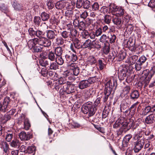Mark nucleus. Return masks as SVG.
<instances>
[{
  "mask_svg": "<svg viewBox=\"0 0 155 155\" xmlns=\"http://www.w3.org/2000/svg\"><path fill=\"white\" fill-rule=\"evenodd\" d=\"M100 98L98 97L94 103V105L92 102H88L84 104L82 106V110L84 114H88L89 117L93 116L97 110L96 107L100 103Z\"/></svg>",
  "mask_w": 155,
  "mask_h": 155,
  "instance_id": "1",
  "label": "nucleus"
},
{
  "mask_svg": "<svg viewBox=\"0 0 155 155\" xmlns=\"http://www.w3.org/2000/svg\"><path fill=\"white\" fill-rule=\"evenodd\" d=\"M117 86V80L116 78L112 77L105 85V92L111 93L113 89H115Z\"/></svg>",
  "mask_w": 155,
  "mask_h": 155,
  "instance_id": "2",
  "label": "nucleus"
},
{
  "mask_svg": "<svg viewBox=\"0 0 155 155\" xmlns=\"http://www.w3.org/2000/svg\"><path fill=\"white\" fill-rule=\"evenodd\" d=\"M94 77L89 78L88 79L81 81L78 84V87L81 89H83L89 87L95 82Z\"/></svg>",
  "mask_w": 155,
  "mask_h": 155,
  "instance_id": "3",
  "label": "nucleus"
},
{
  "mask_svg": "<svg viewBox=\"0 0 155 155\" xmlns=\"http://www.w3.org/2000/svg\"><path fill=\"white\" fill-rule=\"evenodd\" d=\"M144 144V140L141 139L138 140L134 143V150L135 152H139L143 148Z\"/></svg>",
  "mask_w": 155,
  "mask_h": 155,
  "instance_id": "4",
  "label": "nucleus"
},
{
  "mask_svg": "<svg viewBox=\"0 0 155 155\" xmlns=\"http://www.w3.org/2000/svg\"><path fill=\"white\" fill-rule=\"evenodd\" d=\"M10 102L9 97H6L4 99L3 103H0V112H5L9 110L10 106L8 104Z\"/></svg>",
  "mask_w": 155,
  "mask_h": 155,
  "instance_id": "5",
  "label": "nucleus"
},
{
  "mask_svg": "<svg viewBox=\"0 0 155 155\" xmlns=\"http://www.w3.org/2000/svg\"><path fill=\"white\" fill-rule=\"evenodd\" d=\"M142 110L141 114L142 116H145L150 113L154 114L155 112V104L153 105H147Z\"/></svg>",
  "mask_w": 155,
  "mask_h": 155,
  "instance_id": "6",
  "label": "nucleus"
},
{
  "mask_svg": "<svg viewBox=\"0 0 155 155\" xmlns=\"http://www.w3.org/2000/svg\"><path fill=\"white\" fill-rule=\"evenodd\" d=\"M38 44L40 45L49 48L51 45V42L46 38L42 37L39 40L38 39Z\"/></svg>",
  "mask_w": 155,
  "mask_h": 155,
  "instance_id": "7",
  "label": "nucleus"
},
{
  "mask_svg": "<svg viewBox=\"0 0 155 155\" xmlns=\"http://www.w3.org/2000/svg\"><path fill=\"white\" fill-rule=\"evenodd\" d=\"M68 67L70 70L72 71L73 74L75 76L78 75L79 73V68L77 64L73 62L68 65Z\"/></svg>",
  "mask_w": 155,
  "mask_h": 155,
  "instance_id": "8",
  "label": "nucleus"
},
{
  "mask_svg": "<svg viewBox=\"0 0 155 155\" xmlns=\"http://www.w3.org/2000/svg\"><path fill=\"white\" fill-rule=\"evenodd\" d=\"M127 72V69L125 67H121L118 70V77L120 80L125 79L126 76V73Z\"/></svg>",
  "mask_w": 155,
  "mask_h": 155,
  "instance_id": "9",
  "label": "nucleus"
},
{
  "mask_svg": "<svg viewBox=\"0 0 155 155\" xmlns=\"http://www.w3.org/2000/svg\"><path fill=\"white\" fill-rule=\"evenodd\" d=\"M55 31L56 33L58 32V33H59V31H58L56 30H54V31L51 30H48L46 31V34L47 37L49 39L53 40L54 39L56 36L57 35L54 32Z\"/></svg>",
  "mask_w": 155,
  "mask_h": 155,
  "instance_id": "10",
  "label": "nucleus"
},
{
  "mask_svg": "<svg viewBox=\"0 0 155 155\" xmlns=\"http://www.w3.org/2000/svg\"><path fill=\"white\" fill-rule=\"evenodd\" d=\"M145 122L147 124H151L155 122V114H151L145 119Z\"/></svg>",
  "mask_w": 155,
  "mask_h": 155,
  "instance_id": "11",
  "label": "nucleus"
},
{
  "mask_svg": "<svg viewBox=\"0 0 155 155\" xmlns=\"http://www.w3.org/2000/svg\"><path fill=\"white\" fill-rule=\"evenodd\" d=\"M28 46L30 49H32L33 47L38 44V39L36 38L29 40L28 43Z\"/></svg>",
  "mask_w": 155,
  "mask_h": 155,
  "instance_id": "12",
  "label": "nucleus"
},
{
  "mask_svg": "<svg viewBox=\"0 0 155 155\" xmlns=\"http://www.w3.org/2000/svg\"><path fill=\"white\" fill-rule=\"evenodd\" d=\"M19 137L21 140H28L31 138L30 134H27L24 131L21 132L19 134Z\"/></svg>",
  "mask_w": 155,
  "mask_h": 155,
  "instance_id": "13",
  "label": "nucleus"
},
{
  "mask_svg": "<svg viewBox=\"0 0 155 155\" xmlns=\"http://www.w3.org/2000/svg\"><path fill=\"white\" fill-rule=\"evenodd\" d=\"M65 86L66 87L65 92L67 94H69L74 92V86L73 84H68L67 83Z\"/></svg>",
  "mask_w": 155,
  "mask_h": 155,
  "instance_id": "14",
  "label": "nucleus"
},
{
  "mask_svg": "<svg viewBox=\"0 0 155 155\" xmlns=\"http://www.w3.org/2000/svg\"><path fill=\"white\" fill-rule=\"evenodd\" d=\"M140 94L139 91L137 90L132 91L130 95V98L135 100L139 97Z\"/></svg>",
  "mask_w": 155,
  "mask_h": 155,
  "instance_id": "15",
  "label": "nucleus"
},
{
  "mask_svg": "<svg viewBox=\"0 0 155 155\" xmlns=\"http://www.w3.org/2000/svg\"><path fill=\"white\" fill-rule=\"evenodd\" d=\"M66 4L68 5L67 3L63 1H60L56 3L55 6L57 9H61L65 7Z\"/></svg>",
  "mask_w": 155,
  "mask_h": 155,
  "instance_id": "16",
  "label": "nucleus"
},
{
  "mask_svg": "<svg viewBox=\"0 0 155 155\" xmlns=\"http://www.w3.org/2000/svg\"><path fill=\"white\" fill-rule=\"evenodd\" d=\"M118 7L114 4H111L110 5L109 11L112 15H115L118 10Z\"/></svg>",
  "mask_w": 155,
  "mask_h": 155,
  "instance_id": "17",
  "label": "nucleus"
},
{
  "mask_svg": "<svg viewBox=\"0 0 155 155\" xmlns=\"http://www.w3.org/2000/svg\"><path fill=\"white\" fill-rule=\"evenodd\" d=\"M112 21L114 23L117 25L122 26L123 24L121 19L116 15H114L113 17Z\"/></svg>",
  "mask_w": 155,
  "mask_h": 155,
  "instance_id": "18",
  "label": "nucleus"
},
{
  "mask_svg": "<svg viewBox=\"0 0 155 155\" xmlns=\"http://www.w3.org/2000/svg\"><path fill=\"white\" fill-rule=\"evenodd\" d=\"M65 15L68 20L72 19L74 18L73 11L72 10H68L65 12Z\"/></svg>",
  "mask_w": 155,
  "mask_h": 155,
  "instance_id": "19",
  "label": "nucleus"
},
{
  "mask_svg": "<svg viewBox=\"0 0 155 155\" xmlns=\"http://www.w3.org/2000/svg\"><path fill=\"white\" fill-rule=\"evenodd\" d=\"M127 46L129 48V49L132 51H135L136 48L135 45V42L132 41H128L127 42Z\"/></svg>",
  "mask_w": 155,
  "mask_h": 155,
  "instance_id": "20",
  "label": "nucleus"
},
{
  "mask_svg": "<svg viewBox=\"0 0 155 155\" xmlns=\"http://www.w3.org/2000/svg\"><path fill=\"white\" fill-rule=\"evenodd\" d=\"M97 62V61L96 58L92 55L89 57L87 60L88 64L90 65L94 64Z\"/></svg>",
  "mask_w": 155,
  "mask_h": 155,
  "instance_id": "21",
  "label": "nucleus"
},
{
  "mask_svg": "<svg viewBox=\"0 0 155 155\" xmlns=\"http://www.w3.org/2000/svg\"><path fill=\"white\" fill-rule=\"evenodd\" d=\"M1 145L2 147L3 148L4 151L5 153H7L9 149L8 144L5 141H2Z\"/></svg>",
  "mask_w": 155,
  "mask_h": 155,
  "instance_id": "22",
  "label": "nucleus"
},
{
  "mask_svg": "<svg viewBox=\"0 0 155 155\" xmlns=\"http://www.w3.org/2000/svg\"><path fill=\"white\" fill-rule=\"evenodd\" d=\"M10 145L11 147H19L21 145V143L19 140L17 139L13 140L10 143Z\"/></svg>",
  "mask_w": 155,
  "mask_h": 155,
  "instance_id": "23",
  "label": "nucleus"
},
{
  "mask_svg": "<svg viewBox=\"0 0 155 155\" xmlns=\"http://www.w3.org/2000/svg\"><path fill=\"white\" fill-rule=\"evenodd\" d=\"M35 147L33 146L29 147L27 148L26 151V154H31V155H34L35 153Z\"/></svg>",
  "mask_w": 155,
  "mask_h": 155,
  "instance_id": "24",
  "label": "nucleus"
},
{
  "mask_svg": "<svg viewBox=\"0 0 155 155\" xmlns=\"http://www.w3.org/2000/svg\"><path fill=\"white\" fill-rule=\"evenodd\" d=\"M122 23L125 26H126L127 23L130 21V18L129 15L127 13H125L122 18Z\"/></svg>",
  "mask_w": 155,
  "mask_h": 155,
  "instance_id": "25",
  "label": "nucleus"
},
{
  "mask_svg": "<svg viewBox=\"0 0 155 155\" xmlns=\"http://www.w3.org/2000/svg\"><path fill=\"white\" fill-rule=\"evenodd\" d=\"M71 32H69L66 31H64L61 33L62 38L64 39H68L71 37Z\"/></svg>",
  "mask_w": 155,
  "mask_h": 155,
  "instance_id": "26",
  "label": "nucleus"
},
{
  "mask_svg": "<svg viewBox=\"0 0 155 155\" xmlns=\"http://www.w3.org/2000/svg\"><path fill=\"white\" fill-rule=\"evenodd\" d=\"M48 57V59L52 61H55L56 58V56L55 55V53L51 51H49Z\"/></svg>",
  "mask_w": 155,
  "mask_h": 155,
  "instance_id": "27",
  "label": "nucleus"
},
{
  "mask_svg": "<svg viewBox=\"0 0 155 155\" xmlns=\"http://www.w3.org/2000/svg\"><path fill=\"white\" fill-rule=\"evenodd\" d=\"M92 42L91 41L88 39L82 45V48H91Z\"/></svg>",
  "mask_w": 155,
  "mask_h": 155,
  "instance_id": "28",
  "label": "nucleus"
},
{
  "mask_svg": "<svg viewBox=\"0 0 155 155\" xmlns=\"http://www.w3.org/2000/svg\"><path fill=\"white\" fill-rule=\"evenodd\" d=\"M73 45L71 44V48L72 51L75 53H72V55L71 57V61H72L73 62L76 61L78 59V57L77 55L76 54V52L75 51L73 48Z\"/></svg>",
  "mask_w": 155,
  "mask_h": 155,
  "instance_id": "29",
  "label": "nucleus"
},
{
  "mask_svg": "<svg viewBox=\"0 0 155 155\" xmlns=\"http://www.w3.org/2000/svg\"><path fill=\"white\" fill-rule=\"evenodd\" d=\"M62 52V48L60 47H57L55 49V53L56 56H61Z\"/></svg>",
  "mask_w": 155,
  "mask_h": 155,
  "instance_id": "30",
  "label": "nucleus"
},
{
  "mask_svg": "<svg viewBox=\"0 0 155 155\" xmlns=\"http://www.w3.org/2000/svg\"><path fill=\"white\" fill-rule=\"evenodd\" d=\"M41 16L42 20L45 21L48 20L49 17V15L45 12H43L41 13Z\"/></svg>",
  "mask_w": 155,
  "mask_h": 155,
  "instance_id": "31",
  "label": "nucleus"
},
{
  "mask_svg": "<svg viewBox=\"0 0 155 155\" xmlns=\"http://www.w3.org/2000/svg\"><path fill=\"white\" fill-rule=\"evenodd\" d=\"M138 58V56L137 55H133L129 59V64L130 65H132L134 64Z\"/></svg>",
  "mask_w": 155,
  "mask_h": 155,
  "instance_id": "32",
  "label": "nucleus"
},
{
  "mask_svg": "<svg viewBox=\"0 0 155 155\" xmlns=\"http://www.w3.org/2000/svg\"><path fill=\"white\" fill-rule=\"evenodd\" d=\"M111 93H109L107 92H105L102 94V96L101 97L103 99V101L104 102H105L107 101L108 98L109 96Z\"/></svg>",
  "mask_w": 155,
  "mask_h": 155,
  "instance_id": "33",
  "label": "nucleus"
},
{
  "mask_svg": "<svg viewBox=\"0 0 155 155\" xmlns=\"http://www.w3.org/2000/svg\"><path fill=\"white\" fill-rule=\"evenodd\" d=\"M73 43L75 48L79 49L82 48V45H80L81 42L78 39H75Z\"/></svg>",
  "mask_w": 155,
  "mask_h": 155,
  "instance_id": "34",
  "label": "nucleus"
},
{
  "mask_svg": "<svg viewBox=\"0 0 155 155\" xmlns=\"http://www.w3.org/2000/svg\"><path fill=\"white\" fill-rule=\"evenodd\" d=\"M58 67L59 66L57 63L56 62H52L50 63L49 68L51 70H55L58 69Z\"/></svg>",
  "mask_w": 155,
  "mask_h": 155,
  "instance_id": "35",
  "label": "nucleus"
},
{
  "mask_svg": "<svg viewBox=\"0 0 155 155\" xmlns=\"http://www.w3.org/2000/svg\"><path fill=\"white\" fill-rule=\"evenodd\" d=\"M50 49H47L45 51H43L40 54V56L41 58L43 59H45L47 58L48 56V51H49Z\"/></svg>",
  "mask_w": 155,
  "mask_h": 155,
  "instance_id": "36",
  "label": "nucleus"
},
{
  "mask_svg": "<svg viewBox=\"0 0 155 155\" xmlns=\"http://www.w3.org/2000/svg\"><path fill=\"white\" fill-rule=\"evenodd\" d=\"M55 61V62L57 63L58 65H61L64 63V60L61 56H56Z\"/></svg>",
  "mask_w": 155,
  "mask_h": 155,
  "instance_id": "37",
  "label": "nucleus"
},
{
  "mask_svg": "<svg viewBox=\"0 0 155 155\" xmlns=\"http://www.w3.org/2000/svg\"><path fill=\"white\" fill-rule=\"evenodd\" d=\"M120 124H121L122 125V127L124 129H126V131L128 130H127L128 126V122L127 120H125L124 122H122L120 120L119 122Z\"/></svg>",
  "mask_w": 155,
  "mask_h": 155,
  "instance_id": "38",
  "label": "nucleus"
},
{
  "mask_svg": "<svg viewBox=\"0 0 155 155\" xmlns=\"http://www.w3.org/2000/svg\"><path fill=\"white\" fill-rule=\"evenodd\" d=\"M78 29L80 31H84L85 29L86 25L83 21L80 22L78 25Z\"/></svg>",
  "mask_w": 155,
  "mask_h": 155,
  "instance_id": "39",
  "label": "nucleus"
},
{
  "mask_svg": "<svg viewBox=\"0 0 155 155\" xmlns=\"http://www.w3.org/2000/svg\"><path fill=\"white\" fill-rule=\"evenodd\" d=\"M125 13H126L125 12L124 9L120 7L118 8V10L116 13L115 15L118 14L120 16H122L125 15Z\"/></svg>",
  "mask_w": 155,
  "mask_h": 155,
  "instance_id": "40",
  "label": "nucleus"
},
{
  "mask_svg": "<svg viewBox=\"0 0 155 155\" xmlns=\"http://www.w3.org/2000/svg\"><path fill=\"white\" fill-rule=\"evenodd\" d=\"M12 5L15 9L16 10H21L23 9L21 5L15 2Z\"/></svg>",
  "mask_w": 155,
  "mask_h": 155,
  "instance_id": "41",
  "label": "nucleus"
},
{
  "mask_svg": "<svg viewBox=\"0 0 155 155\" xmlns=\"http://www.w3.org/2000/svg\"><path fill=\"white\" fill-rule=\"evenodd\" d=\"M101 45L99 44L98 43L96 42L95 40H94L92 42L91 48H96L98 49L101 48Z\"/></svg>",
  "mask_w": 155,
  "mask_h": 155,
  "instance_id": "42",
  "label": "nucleus"
},
{
  "mask_svg": "<svg viewBox=\"0 0 155 155\" xmlns=\"http://www.w3.org/2000/svg\"><path fill=\"white\" fill-rule=\"evenodd\" d=\"M32 51L34 52H41L42 50V49L41 47L39 46L35 45L33 48Z\"/></svg>",
  "mask_w": 155,
  "mask_h": 155,
  "instance_id": "43",
  "label": "nucleus"
},
{
  "mask_svg": "<svg viewBox=\"0 0 155 155\" xmlns=\"http://www.w3.org/2000/svg\"><path fill=\"white\" fill-rule=\"evenodd\" d=\"M126 54L125 52H121L117 56L119 61L124 59L125 57Z\"/></svg>",
  "mask_w": 155,
  "mask_h": 155,
  "instance_id": "44",
  "label": "nucleus"
},
{
  "mask_svg": "<svg viewBox=\"0 0 155 155\" xmlns=\"http://www.w3.org/2000/svg\"><path fill=\"white\" fill-rule=\"evenodd\" d=\"M111 17L109 15H106L104 17V21L105 23L108 24L110 23L111 20Z\"/></svg>",
  "mask_w": 155,
  "mask_h": 155,
  "instance_id": "45",
  "label": "nucleus"
},
{
  "mask_svg": "<svg viewBox=\"0 0 155 155\" xmlns=\"http://www.w3.org/2000/svg\"><path fill=\"white\" fill-rule=\"evenodd\" d=\"M41 21V20L40 17L39 16H35L34 19V22L36 25H39Z\"/></svg>",
  "mask_w": 155,
  "mask_h": 155,
  "instance_id": "46",
  "label": "nucleus"
},
{
  "mask_svg": "<svg viewBox=\"0 0 155 155\" xmlns=\"http://www.w3.org/2000/svg\"><path fill=\"white\" fill-rule=\"evenodd\" d=\"M83 5L84 8L87 9L89 8L91 5V2L89 1L86 0L84 2Z\"/></svg>",
  "mask_w": 155,
  "mask_h": 155,
  "instance_id": "47",
  "label": "nucleus"
},
{
  "mask_svg": "<svg viewBox=\"0 0 155 155\" xmlns=\"http://www.w3.org/2000/svg\"><path fill=\"white\" fill-rule=\"evenodd\" d=\"M29 35L31 36H34L36 35V31L34 30L33 28H30L28 30Z\"/></svg>",
  "mask_w": 155,
  "mask_h": 155,
  "instance_id": "48",
  "label": "nucleus"
},
{
  "mask_svg": "<svg viewBox=\"0 0 155 155\" xmlns=\"http://www.w3.org/2000/svg\"><path fill=\"white\" fill-rule=\"evenodd\" d=\"M84 0H77L76 3V7L78 8H80L83 5Z\"/></svg>",
  "mask_w": 155,
  "mask_h": 155,
  "instance_id": "49",
  "label": "nucleus"
},
{
  "mask_svg": "<svg viewBox=\"0 0 155 155\" xmlns=\"http://www.w3.org/2000/svg\"><path fill=\"white\" fill-rule=\"evenodd\" d=\"M147 59V58L144 55H142L140 57L137 61L138 62H139L140 63H141V64H142L145 62Z\"/></svg>",
  "mask_w": 155,
  "mask_h": 155,
  "instance_id": "50",
  "label": "nucleus"
},
{
  "mask_svg": "<svg viewBox=\"0 0 155 155\" xmlns=\"http://www.w3.org/2000/svg\"><path fill=\"white\" fill-rule=\"evenodd\" d=\"M99 67L100 70H102L104 68L105 65L103 63L102 60L99 59L98 60Z\"/></svg>",
  "mask_w": 155,
  "mask_h": 155,
  "instance_id": "51",
  "label": "nucleus"
},
{
  "mask_svg": "<svg viewBox=\"0 0 155 155\" xmlns=\"http://www.w3.org/2000/svg\"><path fill=\"white\" fill-rule=\"evenodd\" d=\"M128 122V126L127 130H129L131 127H134V120H133L128 119L127 120Z\"/></svg>",
  "mask_w": 155,
  "mask_h": 155,
  "instance_id": "52",
  "label": "nucleus"
},
{
  "mask_svg": "<svg viewBox=\"0 0 155 155\" xmlns=\"http://www.w3.org/2000/svg\"><path fill=\"white\" fill-rule=\"evenodd\" d=\"M56 42L59 45H62L64 43V40L61 37H58L56 39Z\"/></svg>",
  "mask_w": 155,
  "mask_h": 155,
  "instance_id": "53",
  "label": "nucleus"
},
{
  "mask_svg": "<svg viewBox=\"0 0 155 155\" xmlns=\"http://www.w3.org/2000/svg\"><path fill=\"white\" fill-rule=\"evenodd\" d=\"M24 125V128L26 130H28L30 126V123L28 120H25Z\"/></svg>",
  "mask_w": 155,
  "mask_h": 155,
  "instance_id": "54",
  "label": "nucleus"
},
{
  "mask_svg": "<svg viewBox=\"0 0 155 155\" xmlns=\"http://www.w3.org/2000/svg\"><path fill=\"white\" fill-rule=\"evenodd\" d=\"M47 5L49 8L51 9L54 6L53 0H49L47 2Z\"/></svg>",
  "mask_w": 155,
  "mask_h": 155,
  "instance_id": "55",
  "label": "nucleus"
},
{
  "mask_svg": "<svg viewBox=\"0 0 155 155\" xmlns=\"http://www.w3.org/2000/svg\"><path fill=\"white\" fill-rule=\"evenodd\" d=\"M130 89V86H126L123 89V92L124 94H127L128 93Z\"/></svg>",
  "mask_w": 155,
  "mask_h": 155,
  "instance_id": "56",
  "label": "nucleus"
},
{
  "mask_svg": "<svg viewBox=\"0 0 155 155\" xmlns=\"http://www.w3.org/2000/svg\"><path fill=\"white\" fill-rule=\"evenodd\" d=\"M72 53L69 52L66 54L65 57L67 61H71Z\"/></svg>",
  "mask_w": 155,
  "mask_h": 155,
  "instance_id": "57",
  "label": "nucleus"
},
{
  "mask_svg": "<svg viewBox=\"0 0 155 155\" xmlns=\"http://www.w3.org/2000/svg\"><path fill=\"white\" fill-rule=\"evenodd\" d=\"M142 64L141 63H140L139 62H138V61H137L135 65L136 70L137 71H140L141 69V66Z\"/></svg>",
  "mask_w": 155,
  "mask_h": 155,
  "instance_id": "58",
  "label": "nucleus"
},
{
  "mask_svg": "<svg viewBox=\"0 0 155 155\" xmlns=\"http://www.w3.org/2000/svg\"><path fill=\"white\" fill-rule=\"evenodd\" d=\"M13 134H7L5 137L6 141L8 142H10L13 138Z\"/></svg>",
  "mask_w": 155,
  "mask_h": 155,
  "instance_id": "59",
  "label": "nucleus"
},
{
  "mask_svg": "<svg viewBox=\"0 0 155 155\" xmlns=\"http://www.w3.org/2000/svg\"><path fill=\"white\" fill-rule=\"evenodd\" d=\"M59 83L60 84H66L67 81L64 78H60L58 79Z\"/></svg>",
  "mask_w": 155,
  "mask_h": 155,
  "instance_id": "60",
  "label": "nucleus"
},
{
  "mask_svg": "<svg viewBox=\"0 0 155 155\" xmlns=\"http://www.w3.org/2000/svg\"><path fill=\"white\" fill-rule=\"evenodd\" d=\"M131 137L132 136L131 135H127L124 137V140L126 143H127L129 141Z\"/></svg>",
  "mask_w": 155,
  "mask_h": 155,
  "instance_id": "61",
  "label": "nucleus"
},
{
  "mask_svg": "<svg viewBox=\"0 0 155 155\" xmlns=\"http://www.w3.org/2000/svg\"><path fill=\"white\" fill-rule=\"evenodd\" d=\"M95 20L93 19H90L89 18H87L86 19V23L87 25H90L91 24H93L94 23Z\"/></svg>",
  "mask_w": 155,
  "mask_h": 155,
  "instance_id": "62",
  "label": "nucleus"
},
{
  "mask_svg": "<svg viewBox=\"0 0 155 155\" xmlns=\"http://www.w3.org/2000/svg\"><path fill=\"white\" fill-rule=\"evenodd\" d=\"M149 6L151 8H154L155 7V0H151L148 4Z\"/></svg>",
  "mask_w": 155,
  "mask_h": 155,
  "instance_id": "63",
  "label": "nucleus"
},
{
  "mask_svg": "<svg viewBox=\"0 0 155 155\" xmlns=\"http://www.w3.org/2000/svg\"><path fill=\"white\" fill-rule=\"evenodd\" d=\"M44 35V33L42 31L38 30L36 31V36L37 37H40Z\"/></svg>",
  "mask_w": 155,
  "mask_h": 155,
  "instance_id": "64",
  "label": "nucleus"
}]
</instances>
